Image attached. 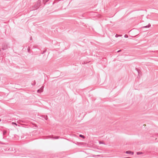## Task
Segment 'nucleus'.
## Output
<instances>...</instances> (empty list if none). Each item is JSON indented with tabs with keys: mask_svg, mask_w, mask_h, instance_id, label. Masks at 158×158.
I'll use <instances>...</instances> for the list:
<instances>
[{
	"mask_svg": "<svg viewBox=\"0 0 158 158\" xmlns=\"http://www.w3.org/2000/svg\"><path fill=\"white\" fill-rule=\"evenodd\" d=\"M40 5V2L39 1H38L36 2L34 5V9H33L32 10H36L38 9Z\"/></svg>",
	"mask_w": 158,
	"mask_h": 158,
	"instance_id": "obj_1",
	"label": "nucleus"
},
{
	"mask_svg": "<svg viewBox=\"0 0 158 158\" xmlns=\"http://www.w3.org/2000/svg\"><path fill=\"white\" fill-rule=\"evenodd\" d=\"M125 153L126 154H131L132 155H133L134 154V152H131L130 151H128L126 152Z\"/></svg>",
	"mask_w": 158,
	"mask_h": 158,
	"instance_id": "obj_2",
	"label": "nucleus"
},
{
	"mask_svg": "<svg viewBox=\"0 0 158 158\" xmlns=\"http://www.w3.org/2000/svg\"><path fill=\"white\" fill-rule=\"evenodd\" d=\"M43 91V89L40 88V89H39L37 90V92L40 93Z\"/></svg>",
	"mask_w": 158,
	"mask_h": 158,
	"instance_id": "obj_3",
	"label": "nucleus"
},
{
	"mask_svg": "<svg viewBox=\"0 0 158 158\" xmlns=\"http://www.w3.org/2000/svg\"><path fill=\"white\" fill-rule=\"evenodd\" d=\"M150 26H151V24L149 23L148 24V25H147L146 26L143 27H142L143 28H148V27H149Z\"/></svg>",
	"mask_w": 158,
	"mask_h": 158,
	"instance_id": "obj_4",
	"label": "nucleus"
},
{
	"mask_svg": "<svg viewBox=\"0 0 158 158\" xmlns=\"http://www.w3.org/2000/svg\"><path fill=\"white\" fill-rule=\"evenodd\" d=\"M7 48V46H5V47H2V49L3 50H5Z\"/></svg>",
	"mask_w": 158,
	"mask_h": 158,
	"instance_id": "obj_5",
	"label": "nucleus"
},
{
	"mask_svg": "<svg viewBox=\"0 0 158 158\" xmlns=\"http://www.w3.org/2000/svg\"><path fill=\"white\" fill-rule=\"evenodd\" d=\"M136 153L138 155L143 154V153L142 152H138Z\"/></svg>",
	"mask_w": 158,
	"mask_h": 158,
	"instance_id": "obj_6",
	"label": "nucleus"
},
{
	"mask_svg": "<svg viewBox=\"0 0 158 158\" xmlns=\"http://www.w3.org/2000/svg\"><path fill=\"white\" fill-rule=\"evenodd\" d=\"M6 132H7L6 131H5V130L3 131V135H5L6 134Z\"/></svg>",
	"mask_w": 158,
	"mask_h": 158,
	"instance_id": "obj_7",
	"label": "nucleus"
},
{
	"mask_svg": "<svg viewBox=\"0 0 158 158\" xmlns=\"http://www.w3.org/2000/svg\"><path fill=\"white\" fill-rule=\"evenodd\" d=\"M59 137H58V136H56L54 138H52L53 139H59Z\"/></svg>",
	"mask_w": 158,
	"mask_h": 158,
	"instance_id": "obj_8",
	"label": "nucleus"
},
{
	"mask_svg": "<svg viewBox=\"0 0 158 158\" xmlns=\"http://www.w3.org/2000/svg\"><path fill=\"white\" fill-rule=\"evenodd\" d=\"M79 136L84 139L85 138V137L82 135H80Z\"/></svg>",
	"mask_w": 158,
	"mask_h": 158,
	"instance_id": "obj_9",
	"label": "nucleus"
},
{
	"mask_svg": "<svg viewBox=\"0 0 158 158\" xmlns=\"http://www.w3.org/2000/svg\"><path fill=\"white\" fill-rule=\"evenodd\" d=\"M44 118L45 119V120H47L48 118V116L46 115V116H44Z\"/></svg>",
	"mask_w": 158,
	"mask_h": 158,
	"instance_id": "obj_10",
	"label": "nucleus"
},
{
	"mask_svg": "<svg viewBox=\"0 0 158 158\" xmlns=\"http://www.w3.org/2000/svg\"><path fill=\"white\" fill-rule=\"evenodd\" d=\"M43 2H44V4H45V3L48 1V0H43Z\"/></svg>",
	"mask_w": 158,
	"mask_h": 158,
	"instance_id": "obj_11",
	"label": "nucleus"
},
{
	"mask_svg": "<svg viewBox=\"0 0 158 158\" xmlns=\"http://www.w3.org/2000/svg\"><path fill=\"white\" fill-rule=\"evenodd\" d=\"M35 84H36V82L35 81H34L33 82V83H31L32 85H35Z\"/></svg>",
	"mask_w": 158,
	"mask_h": 158,
	"instance_id": "obj_12",
	"label": "nucleus"
},
{
	"mask_svg": "<svg viewBox=\"0 0 158 158\" xmlns=\"http://www.w3.org/2000/svg\"><path fill=\"white\" fill-rule=\"evenodd\" d=\"M121 36V35H118V34H116V35H115V37H118V36Z\"/></svg>",
	"mask_w": 158,
	"mask_h": 158,
	"instance_id": "obj_13",
	"label": "nucleus"
},
{
	"mask_svg": "<svg viewBox=\"0 0 158 158\" xmlns=\"http://www.w3.org/2000/svg\"><path fill=\"white\" fill-rule=\"evenodd\" d=\"M12 123V124H15V125H16V126H17V124L16 123H15L13 122V123Z\"/></svg>",
	"mask_w": 158,
	"mask_h": 158,
	"instance_id": "obj_14",
	"label": "nucleus"
},
{
	"mask_svg": "<svg viewBox=\"0 0 158 158\" xmlns=\"http://www.w3.org/2000/svg\"><path fill=\"white\" fill-rule=\"evenodd\" d=\"M30 51V48H29L27 49V51L28 52H29Z\"/></svg>",
	"mask_w": 158,
	"mask_h": 158,
	"instance_id": "obj_15",
	"label": "nucleus"
},
{
	"mask_svg": "<svg viewBox=\"0 0 158 158\" xmlns=\"http://www.w3.org/2000/svg\"><path fill=\"white\" fill-rule=\"evenodd\" d=\"M99 144H104V143L102 142V141H99Z\"/></svg>",
	"mask_w": 158,
	"mask_h": 158,
	"instance_id": "obj_16",
	"label": "nucleus"
},
{
	"mask_svg": "<svg viewBox=\"0 0 158 158\" xmlns=\"http://www.w3.org/2000/svg\"><path fill=\"white\" fill-rule=\"evenodd\" d=\"M136 69L137 70V72L138 73V74L139 75V71L138 70V69L137 68H136Z\"/></svg>",
	"mask_w": 158,
	"mask_h": 158,
	"instance_id": "obj_17",
	"label": "nucleus"
},
{
	"mask_svg": "<svg viewBox=\"0 0 158 158\" xmlns=\"http://www.w3.org/2000/svg\"><path fill=\"white\" fill-rule=\"evenodd\" d=\"M46 50H45L42 53V54H44V53L45 52H46Z\"/></svg>",
	"mask_w": 158,
	"mask_h": 158,
	"instance_id": "obj_18",
	"label": "nucleus"
},
{
	"mask_svg": "<svg viewBox=\"0 0 158 158\" xmlns=\"http://www.w3.org/2000/svg\"><path fill=\"white\" fill-rule=\"evenodd\" d=\"M128 37V36L126 35H124V37H125V38H127Z\"/></svg>",
	"mask_w": 158,
	"mask_h": 158,
	"instance_id": "obj_19",
	"label": "nucleus"
},
{
	"mask_svg": "<svg viewBox=\"0 0 158 158\" xmlns=\"http://www.w3.org/2000/svg\"><path fill=\"white\" fill-rule=\"evenodd\" d=\"M32 37H31L30 38V40H32Z\"/></svg>",
	"mask_w": 158,
	"mask_h": 158,
	"instance_id": "obj_20",
	"label": "nucleus"
},
{
	"mask_svg": "<svg viewBox=\"0 0 158 158\" xmlns=\"http://www.w3.org/2000/svg\"><path fill=\"white\" fill-rule=\"evenodd\" d=\"M44 88V86H42L41 87V88H42V89H43Z\"/></svg>",
	"mask_w": 158,
	"mask_h": 158,
	"instance_id": "obj_21",
	"label": "nucleus"
},
{
	"mask_svg": "<svg viewBox=\"0 0 158 158\" xmlns=\"http://www.w3.org/2000/svg\"><path fill=\"white\" fill-rule=\"evenodd\" d=\"M121 51V50H118V51L117 52H120Z\"/></svg>",
	"mask_w": 158,
	"mask_h": 158,
	"instance_id": "obj_22",
	"label": "nucleus"
},
{
	"mask_svg": "<svg viewBox=\"0 0 158 158\" xmlns=\"http://www.w3.org/2000/svg\"><path fill=\"white\" fill-rule=\"evenodd\" d=\"M1 121V120H0V121Z\"/></svg>",
	"mask_w": 158,
	"mask_h": 158,
	"instance_id": "obj_23",
	"label": "nucleus"
}]
</instances>
